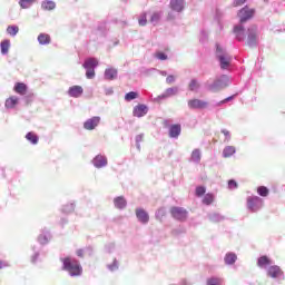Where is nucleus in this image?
I'll return each instance as SVG.
<instances>
[{"mask_svg":"<svg viewBox=\"0 0 285 285\" xmlns=\"http://www.w3.org/2000/svg\"><path fill=\"white\" fill-rule=\"evenodd\" d=\"M232 80L228 75H220L214 79V81L205 82V88L208 92H222V90H226L228 86H230Z\"/></svg>","mask_w":285,"mask_h":285,"instance_id":"obj_1","label":"nucleus"},{"mask_svg":"<svg viewBox=\"0 0 285 285\" xmlns=\"http://www.w3.org/2000/svg\"><path fill=\"white\" fill-rule=\"evenodd\" d=\"M62 268L70 275V277H80L83 273V268L79 261L72 257L62 258Z\"/></svg>","mask_w":285,"mask_h":285,"instance_id":"obj_2","label":"nucleus"},{"mask_svg":"<svg viewBox=\"0 0 285 285\" xmlns=\"http://www.w3.org/2000/svg\"><path fill=\"white\" fill-rule=\"evenodd\" d=\"M216 59L219 62L222 70H228V68H230L233 57L226 51V48L222 47L219 43H216Z\"/></svg>","mask_w":285,"mask_h":285,"instance_id":"obj_3","label":"nucleus"},{"mask_svg":"<svg viewBox=\"0 0 285 285\" xmlns=\"http://www.w3.org/2000/svg\"><path fill=\"white\" fill-rule=\"evenodd\" d=\"M247 46L249 48H257L259 46V28L255 24L247 29Z\"/></svg>","mask_w":285,"mask_h":285,"instance_id":"obj_4","label":"nucleus"},{"mask_svg":"<svg viewBox=\"0 0 285 285\" xmlns=\"http://www.w3.org/2000/svg\"><path fill=\"white\" fill-rule=\"evenodd\" d=\"M264 208V199L258 196L247 197V209L249 213H259Z\"/></svg>","mask_w":285,"mask_h":285,"instance_id":"obj_5","label":"nucleus"},{"mask_svg":"<svg viewBox=\"0 0 285 285\" xmlns=\"http://www.w3.org/2000/svg\"><path fill=\"white\" fill-rule=\"evenodd\" d=\"M99 66L97 58H88L85 60L82 67L86 70L87 79H95V69Z\"/></svg>","mask_w":285,"mask_h":285,"instance_id":"obj_6","label":"nucleus"},{"mask_svg":"<svg viewBox=\"0 0 285 285\" xmlns=\"http://www.w3.org/2000/svg\"><path fill=\"white\" fill-rule=\"evenodd\" d=\"M170 215L177 222H186V219H188V210L184 207H171Z\"/></svg>","mask_w":285,"mask_h":285,"instance_id":"obj_7","label":"nucleus"},{"mask_svg":"<svg viewBox=\"0 0 285 285\" xmlns=\"http://www.w3.org/2000/svg\"><path fill=\"white\" fill-rule=\"evenodd\" d=\"M267 277H272V279H282L284 281V271L277 265H271L267 267Z\"/></svg>","mask_w":285,"mask_h":285,"instance_id":"obj_8","label":"nucleus"},{"mask_svg":"<svg viewBox=\"0 0 285 285\" xmlns=\"http://www.w3.org/2000/svg\"><path fill=\"white\" fill-rule=\"evenodd\" d=\"M187 106L190 110H204L208 108V101L195 98L188 100Z\"/></svg>","mask_w":285,"mask_h":285,"instance_id":"obj_9","label":"nucleus"},{"mask_svg":"<svg viewBox=\"0 0 285 285\" xmlns=\"http://www.w3.org/2000/svg\"><path fill=\"white\" fill-rule=\"evenodd\" d=\"M99 124H101V117L94 116L91 118H88L83 122V129L85 130H95L99 126Z\"/></svg>","mask_w":285,"mask_h":285,"instance_id":"obj_10","label":"nucleus"},{"mask_svg":"<svg viewBox=\"0 0 285 285\" xmlns=\"http://www.w3.org/2000/svg\"><path fill=\"white\" fill-rule=\"evenodd\" d=\"M255 14V10L244 7L243 9L239 10L238 17L240 19V23H246L248 19H253V16Z\"/></svg>","mask_w":285,"mask_h":285,"instance_id":"obj_11","label":"nucleus"},{"mask_svg":"<svg viewBox=\"0 0 285 285\" xmlns=\"http://www.w3.org/2000/svg\"><path fill=\"white\" fill-rule=\"evenodd\" d=\"M177 92H179V88L177 87H170V88H167L165 90L164 94L159 95L158 97H156L154 99V101H164V99H168L169 97H175V95H177Z\"/></svg>","mask_w":285,"mask_h":285,"instance_id":"obj_12","label":"nucleus"},{"mask_svg":"<svg viewBox=\"0 0 285 285\" xmlns=\"http://www.w3.org/2000/svg\"><path fill=\"white\" fill-rule=\"evenodd\" d=\"M91 164L98 169L106 168V166H108V157H106L105 155L98 154L91 160Z\"/></svg>","mask_w":285,"mask_h":285,"instance_id":"obj_13","label":"nucleus"},{"mask_svg":"<svg viewBox=\"0 0 285 285\" xmlns=\"http://www.w3.org/2000/svg\"><path fill=\"white\" fill-rule=\"evenodd\" d=\"M136 217L140 224H148L150 222V215L144 208H136Z\"/></svg>","mask_w":285,"mask_h":285,"instance_id":"obj_14","label":"nucleus"},{"mask_svg":"<svg viewBox=\"0 0 285 285\" xmlns=\"http://www.w3.org/2000/svg\"><path fill=\"white\" fill-rule=\"evenodd\" d=\"M67 95L69 97H72L73 99H79V97H81V95H83V87H81L79 85L71 86L68 89Z\"/></svg>","mask_w":285,"mask_h":285,"instance_id":"obj_15","label":"nucleus"},{"mask_svg":"<svg viewBox=\"0 0 285 285\" xmlns=\"http://www.w3.org/2000/svg\"><path fill=\"white\" fill-rule=\"evenodd\" d=\"M186 6V0H170L169 8L174 12H184V8Z\"/></svg>","mask_w":285,"mask_h":285,"instance_id":"obj_16","label":"nucleus"},{"mask_svg":"<svg viewBox=\"0 0 285 285\" xmlns=\"http://www.w3.org/2000/svg\"><path fill=\"white\" fill-rule=\"evenodd\" d=\"M132 115L134 117H138V118L146 117V115H148V106L146 105L135 106L132 110Z\"/></svg>","mask_w":285,"mask_h":285,"instance_id":"obj_17","label":"nucleus"},{"mask_svg":"<svg viewBox=\"0 0 285 285\" xmlns=\"http://www.w3.org/2000/svg\"><path fill=\"white\" fill-rule=\"evenodd\" d=\"M234 35L237 41H244L246 39V30L242 23L234 27Z\"/></svg>","mask_w":285,"mask_h":285,"instance_id":"obj_18","label":"nucleus"},{"mask_svg":"<svg viewBox=\"0 0 285 285\" xmlns=\"http://www.w3.org/2000/svg\"><path fill=\"white\" fill-rule=\"evenodd\" d=\"M19 100H20L19 97L10 96L4 101V108H7V110H14V108H17L19 104Z\"/></svg>","mask_w":285,"mask_h":285,"instance_id":"obj_19","label":"nucleus"},{"mask_svg":"<svg viewBox=\"0 0 285 285\" xmlns=\"http://www.w3.org/2000/svg\"><path fill=\"white\" fill-rule=\"evenodd\" d=\"M52 239V236L50 235V232L48 229H43L41 234L38 236V242L41 244V246H46Z\"/></svg>","mask_w":285,"mask_h":285,"instance_id":"obj_20","label":"nucleus"},{"mask_svg":"<svg viewBox=\"0 0 285 285\" xmlns=\"http://www.w3.org/2000/svg\"><path fill=\"white\" fill-rule=\"evenodd\" d=\"M179 135H181V125H171L169 127L170 139H179Z\"/></svg>","mask_w":285,"mask_h":285,"instance_id":"obj_21","label":"nucleus"},{"mask_svg":"<svg viewBox=\"0 0 285 285\" xmlns=\"http://www.w3.org/2000/svg\"><path fill=\"white\" fill-rule=\"evenodd\" d=\"M114 205H115V208H118V210H124V208L128 206V202L124 196H118L114 198Z\"/></svg>","mask_w":285,"mask_h":285,"instance_id":"obj_22","label":"nucleus"},{"mask_svg":"<svg viewBox=\"0 0 285 285\" xmlns=\"http://www.w3.org/2000/svg\"><path fill=\"white\" fill-rule=\"evenodd\" d=\"M57 8V2L52 0H43L41 2V10H45L46 12H51Z\"/></svg>","mask_w":285,"mask_h":285,"instance_id":"obj_23","label":"nucleus"},{"mask_svg":"<svg viewBox=\"0 0 285 285\" xmlns=\"http://www.w3.org/2000/svg\"><path fill=\"white\" fill-rule=\"evenodd\" d=\"M189 161H191V164H202V149L196 148L191 151Z\"/></svg>","mask_w":285,"mask_h":285,"instance_id":"obj_24","label":"nucleus"},{"mask_svg":"<svg viewBox=\"0 0 285 285\" xmlns=\"http://www.w3.org/2000/svg\"><path fill=\"white\" fill-rule=\"evenodd\" d=\"M13 90L17 92V95H21L23 97L28 92V85L23 82H17L13 87Z\"/></svg>","mask_w":285,"mask_h":285,"instance_id":"obj_25","label":"nucleus"},{"mask_svg":"<svg viewBox=\"0 0 285 285\" xmlns=\"http://www.w3.org/2000/svg\"><path fill=\"white\" fill-rule=\"evenodd\" d=\"M207 218L209 219V222H212L213 224H217L219 222H224V219H226V216L219 214V213H209L207 215Z\"/></svg>","mask_w":285,"mask_h":285,"instance_id":"obj_26","label":"nucleus"},{"mask_svg":"<svg viewBox=\"0 0 285 285\" xmlns=\"http://www.w3.org/2000/svg\"><path fill=\"white\" fill-rule=\"evenodd\" d=\"M257 266L259 268H266L267 266H273V262L271 261V258H268V256H261L257 259Z\"/></svg>","mask_w":285,"mask_h":285,"instance_id":"obj_27","label":"nucleus"},{"mask_svg":"<svg viewBox=\"0 0 285 285\" xmlns=\"http://www.w3.org/2000/svg\"><path fill=\"white\" fill-rule=\"evenodd\" d=\"M117 75H118V71L115 68H107L105 70V79L107 81H112V80L117 79Z\"/></svg>","mask_w":285,"mask_h":285,"instance_id":"obj_28","label":"nucleus"},{"mask_svg":"<svg viewBox=\"0 0 285 285\" xmlns=\"http://www.w3.org/2000/svg\"><path fill=\"white\" fill-rule=\"evenodd\" d=\"M235 153H237V148L235 146H225L222 155L224 159H229V157H233Z\"/></svg>","mask_w":285,"mask_h":285,"instance_id":"obj_29","label":"nucleus"},{"mask_svg":"<svg viewBox=\"0 0 285 285\" xmlns=\"http://www.w3.org/2000/svg\"><path fill=\"white\" fill-rule=\"evenodd\" d=\"M224 262L227 266H233L237 262V254L229 252L225 255Z\"/></svg>","mask_w":285,"mask_h":285,"instance_id":"obj_30","label":"nucleus"},{"mask_svg":"<svg viewBox=\"0 0 285 285\" xmlns=\"http://www.w3.org/2000/svg\"><path fill=\"white\" fill-rule=\"evenodd\" d=\"M33 254L31 255V264H37L39 262V255H41V247L32 246Z\"/></svg>","mask_w":285,"mask_h":285,"instance_id":"obj_31","label":"nucleus"},{"mask_svg":"<svg viewBox=\"0 0 285 285\" xmlns=\"http://www.w3.org/2000/svg\"><path fill=\"white\" fill-rule=\"evenodd\" d=\"M26 140L30 141V144H32L33 146H37V144H39V136H37V134L29 131L26 135Z\"/></svg>","mask_w":285,"mask_h":285,"instance_id":"obj_32","label":"nucleus"},{"mask_svg":"<svg viewBox=\"0 0 285 285\" xmlns=\"http://www.w3.org/2000/svg\"><path fill=\"white\" fill-rule=\"evenodd\" d=\"M18 3L22 10H30V7L35 6V3H37V0H19Z\"/></svg>","mask_w":285,"mask_h":285,"instance_id":"obj_33","label":"nucleus"},{"mask_svg":"<svg viewBox=\"0 0 285 285\" xmlns=\"http://www.w3.org/2000/svg\"><path fill=\"white\" fill-rule=\"evenodd\" d=\"M190 92H199V88H202V83H199V80L191 79L188 86Z\"/></svg>","mask_w":285,"mask_h":285,"instance_id":"obj_34","label":"nucleus"},{"mask_svg":"<svg viewBox=\"0 0 285 285\" xmlns=\"http://www.w3.org/2000/svg\"><path fill=\"white\" fill-rule=\"evenodd\" d=\"M206 285H224V278L217 277V276H212L207 278Z\"/></svg>","mask_w":285,"mask_h":285,"instance_id":"obj_35","label":"nucleus"},{"mask_svg":"<svg viewBox=\"0 0 285 285\" xmlns=\"http://www.w3.org/2000/svg\"><path fill=\"white\" fill-rule=\"evenodd\" d=\"M38 42L40 43V46H48L50 43V35L40 33L38 36Z\"/></svg>","mask_w":285,"mask_h":285,"instance_id":"obj_36","label":"nucleus"},{"mask_svg":"<svg viewBox=\"0 0 285 285\" xmlns=\"http://www.w3.org/2000/svg\"><path fill=\"white\" fill-rule=\"evenodd\" d=\"M7 33L10 35V37H17L19 35V27L18 26H9L7 28Z\"/></svg>","mask_w":285,"mask_h":285,"instance_id":"obj_37","label":"nucleus"},{"mask_svg":"<svg viewBox=\"0 0 285 285\" xmlns=\"http://www.w3.org/2000/svg\"><path fill=\"white\" fill-rule=\"evenodd\" d=\"M0 47H1V53L8 55V50H10V40L2 41Z\"/></svg>","mask_w":285,"mask_h":285,"instance_id":"obj_38","label":"nucleus"},{"mask_svg":"<svg viewBox=\"0 0 285 285\" xmlns=\"http://www.w3.org/2000/svg\"><path fill=\"white\" fill-rule=\"evenodd\" d=\"M161 11L154 12L151 14L150 21L154 23V26H157L159 23V20L161 19Z\"/></svg>","mask_w":285,"mask_h":285,"instance_id":"obj_39","label":"nucleus"},{"mask_svg":"<svg viewBox=\"0 0 285 285\" xmlns=\"http://www.w3.org/2000/svg\"><path fill=\"white\" fill-rule=\"evenodd\" d=\"M213 202H215V196H213V194H206L204 196L203 204H205L206 206H210Z\"/></svg>","mask_w":285,"mask_h":285,"instance_id":"obj_40","label":"nucleus"},{"mask_svg":"<svg viewBox=\"0 0 285 285\" xmlns=\"http://www.w3.org/2000/svg\"><path fill=\"white\" fill-rule=\"evenodd\" d=\"M268 193H269V190H268V187H266V186H259V187L257 188V194H258L261 197H268Z\"/></svg>","mask_w":285,"mask_h":285,"instance_id":"obj_41","label":"nucleus"},{"mask_svg":"<svg viewBox=\"0 0 285 285\" xmlns=\"http://www.w3.org/2000/svg\"><path fill=\"white\" fill-rule=\"evenodd\" d=\"M107 268L111 273H115V271H119V261H117V258H115L112 264L107 265Z\"/></svg>","mask_w":285,"mask_h":285,"instance_id":"obj_42","label":"nucleus"},{"mask_svg":"<svg viewBox=\"0 0 285 285\" xmlns=\"http://www.w3.org/2000/svg\"><path fill=\"white\" fill-rule=\"evenodd\" d=\"M139 97V94L137 91H130L125 95V101H134V99H137Z\"/></svg>","mask_w":285,"mask_h":285,"instance_id":"obj_43","label":"nucleus"},{"mask_svg":"<svg viewBox=\"0 0 285 285\" xmlns=\"http://www.w3.org/2000/svg\"><path fill=\"white\" fill-rule=\"evenodd\" d=\"M62 213H75V203H69L62 207Z\"/></svg>","mask_w":285,"mask_h":285,"instance_id":"obj_44","label":"nucleus"},{"mask_svg":"<svg viewBox=\"0 0 285 285\" xmlns=\"http://www.w3.org/2000/svg\"><path fill=\"white\" fill-rule=\"evenodd\" d=\"M164 217H166V208L161 207L156 212V219H158L159 222H161V219H164Z\"/></svg>","mask_w":285,"mask_h":285,"instance_id":"obj_45","label":"nucleus"},{"mask_svg":"<svg viewBox=\"0 0 285 285\" xmlns=\"http://www.w3.org/2000/svg\"><path fill=\"white\" fill-rule=\"evenodd\" d=\"M220 132L224 135L225 139H224V144H228L230 142L232 136H230V131H228L227 129H222Z\"/></svg>","mask_w":285,"mask_h":285,"instance_id":"obj_46","label":"nucleus"},{"mask_svg":"<svg viewBox=\"0 0 285 285\" xmlns=\"http://www.w3.org/2000/svg\"><path fill=\"white\" fill-rule=\"evenodd\" d=\"M233 99H235V95L234 96H229L227 98H225L224 100H220L219 102H216V108H219L220 106H224V104H228V101H233Z\"/></svg>","mask_w":285,"mask_h":285,"instance_id":"obj_47","label":"nucleus"},{"mask_svg":"<svg viewBox=\"0 0 285 285\" xmlns=\"http://www.w3.org/2000/svg\"><path fill=\"white\" fill-rule=\"evenodd\" d=\"M139 26H146L148 23V20L146 19V13H141L139 19H138Z\"/></svg>","mask_w":285,"mask_h":285,"instance_id":"obj_48","label":"nucleus"},{"mask_svg":"<svg viewBox=\"0 0 285 285\" xmlns=\"http://www.w3.org/2000/svg\"><path fill=\"white\" fill-rule=\"evenodd\" d=\"M206 194V188L205 187H197L196 188V195L197 197H202V195Z\"/></svg>","mask_w":285,"mask_h":285,"instance_id":"obj_49","label":"nucleus"},{"mask_svg":"<svg viewBox=\"0 0 285 285\" xmlns=\"http://www.w3.org/2000/svg\"><path fill=\"white\" fill-rule=\"evenodd\" d=\"M236 188H237V181L230 179V180L228 181V189H229V190H235Z\"/></svg>","mask_w":285,"mask_h":285,"instance_id":"obj_50","label":"nucleus"},{"mask_svg":"<svg viewBox=\"0 0 285 285\" xmlns=\"http://www.w3.org/2000/svg\"><path fill=\"white\" fill-rule=\"evenodd\" d=\"M156 58H158L160 61H166V59H168V56L164 52H157Z\"/></svg>","mask_w":285,"mask_h":285,"instance_id":"obj_51","label":"nucleus"},{"mask_svg":"<svg viewBox=\"0 0 285 285\" xmlns=\"http://www.w3.org/2000/svg\"><path fill=\"white\" fill-rule=\"evenodd\" d=\"M175 81H177V77H175L174 75H169L166 78V83H175Z\"/></svg>","mask_w":285,"mask_h":285,"instance_id":"obj_52","label":"nucleus"},{"mask_svg":"<svg viewBox=\"0 0 285 285\" xmlns=\"http://www.w3.org/2000/svg\"><path fill=\"white\" fill-rule=\"evenodd\" d=\"M246 3V0H234L233 6L234 8H239V6H244Z\"/></svg>","mask_w":285,"mask_h":285,"instance_id":"obj_53","label":"nucleus"},{"mask_svg":"<svg viewBox=\"0 0 285 285\" xmlns=\"http://www.w3.org/2000/svg\"><path fill=\"white\" fill-rule=\"evenodd\" d=\"M107 253H114L115 252V243H110L106 245Z\"/></svg>","mask_w":285,"mask_h":285,"instance_id":"obj_54","label":"nucleus"},{"mask_svg":"<svg viewBox=\"0 0 285 285\" xmlns=\"http://www.w3.org/2000/svg\"><path fill=\"white\" fill-rule=\"evenodd\" d=\"M114 94H115V90L112 89V87L105 88V95L107 97H110V95H114Z\"/></svg>","mask_w":285,"mask_h":285,"instance_id":"obj_55","label":"nucleus"},{"mask_svg":"<svg viewBox=\"0 0 285 285\" xmlns=\"http://www.w3.org/2000/svg\"><path fill=\"white\" fill-rule=\"evenodd\" d=\"M200 41H206V39H208V31L206 30H202L200 31Z\"/></svg>","mask_w":285,"mask_h":285,"instance_id":"obj_56","label":"nucleus"},{"mask_svg":"<svg viewBox=\"0 0 285 285\" xmlns=\"http://www.w3.org/2000/svg\"><path fill=\"white\" fill-rule=\"evenodd\" d=\"M141 141H144V134L136 136V144H141Z\"/></svg>","mask_w":285,"mask_h":285,"instance_id":"obj_57","label":"nucleus"},{"mask_svg":"<svg viewBox=\"0 0 285 285\" xmlns=\"http://www.w3.org/2000/svg\"><path fill=\"white\" fill-rule=\"evenodd\" d=\"M8 266H10V264H8V262L0 261V271H1V268H8Z\"/></svg>","mask_w":285,"mask_h":285,"instance_id":"obj_58","label":"nucleus"},{"mask_svg":"<svg viewBox=\"0 0 285 285\" xmlns=\"http://www.w3.org/2000/svg\"><path fill=\"white\" fill-rule=\"evenodd\" d=\"M155 70H157V69H155V68H150V69H145L144 71H141L142 72V75H150V72H155Z\"/></svg>","mask_w":285,"mask_h":285,"instance_id":"obj_59","label":"nucleus"},{"mask_svg":"<svg viewBox=\"0 0 285 285\" xmlns=\"http://www.w3.org/2000/svg\"><path fill=\"white\" fill-rule=\"evenodd\" d=\"M35 97V94H29L24 97L27 101H32V98Z\"/></svg>","mask_w":285,"mask_h":285,"instance_id":"obj_60","label":"nucleus"},{"mask_svg":"<svg viewBox=\"0 0 285 285\" xmlns=\"http://www.w3.org/2000/svg\"><path fill=\"white\" fill-rule=\"evenodd\" d=\"M76 255H77L78 257H83V249H78V250L76 252Z\"/></svg>","mask_w":285,"mask_h":285,"instance_id":"obj_61","label":"nucleus"},{"mask_svg":"<svg viewBox=\"0 0 285 285\" xmlns=\"http://www.w3.org/2000/svg\"><path fill=\"white\" fill-rule=\"evenodd\" d=\"M180 285H191V284H190V283H188V281L183 279V281L180 282Z\"/></svg>","mask_w":285,"mask_h":285,"instance_id":"obj_62","label":"nucleus"},{"mask_svg":"<svg viewBox=\"0 0 285 285\" xmlns=\"http://www.w3.org/2000/svg\"><path fill=\"white\" fill-rule=\"evenodd\" d=\"M159 75H161L163 77H167L168 72L167 71H159Z\"/></svg>","mask_w":285,"mask_h":285,"instance_id":"obj_63","label":"nucleus"},{"mask_svg":"<svg viewBox=\"0 0 285 285\" xmlns=\"http://www.w3.org/2000/svg\"><path fill=\"white\" fill-rule=\"evenodd\" d=\"M136 148H137L138 150H141V144H140V142H136Z\"/></svg>","mask_w":285,"mask_h":285,"instance_id":"obj_64","label":"nucleus"}]
</instances>
